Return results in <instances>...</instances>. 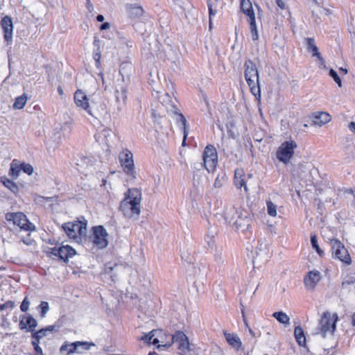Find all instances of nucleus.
I'll return each mask as SVG.
<instances>
[{
    "label": "nucleus",
    "instance_id": "864d4df0",
    "mask_svg": "<svg viewBox=\"0 0 355 355\" xmlns=\"http://www.w3.org/2000/svg\"><path fill=\"white\" fill-rule=\"evenodd\" d=\"M109 27H110V24L107 22H105L101 26L100 28H101V30H105V29L108 28Z\"/></svg>",
    "mask_w": 355,
    "mask_h": 355
},
{
    "label": "nucleus",
    "instance_id": "774afa93",
    "mask_svg": "<svg viewBox=\"0 0 355 355\" xmlns=\"http://www.w3.org/2000/svg\"><path fill=\"white\" fill-rule=\"evenodd\" d=\"M148 355H157L155 352H150Z\"/></svg>",
    "mask_w": 355,
    "mask_h": 355
},
{
    "label": "nucleus",
    "instance_id": "72a5a7b5",
    "mask_svg": "<svg viewBox=\"0 0 355 355\" xmlns=\"http://www.w3.org/2000/svg\"><path fill=\"white\" fill-rule=\"evenodd\" d=\"M27 96L25 94H23L17 98H16L15 103L13 104L14 109H21L24 107L27 101Z\"/></svg>",
    "mask_w": 355,
    "mask_h": 355
},
{
    "label": "nucleus",
    "instance_id": "7ed1b4c3",
    "mask_svg": "<svg viewBox=\"0 0 355 355\" xmlns=\"http://www.w3.org/2000/svg\"><path fill=\"white\" fill-rule=\"evenodd\" d=\"M245 78L252 93L256 96H260V85L258 70L254 63L250 60L245 61Z\"/></svg>",
    "mask_w": 355,
    "mask_h": 355
},
{
    "label": "nucleus",
    "instance_id": "49530a36",
    "mask_svg": "<svg viewBox=\"0 0 355 355\" xmlns=\"http://www.w3.org/2000/svg\"><path fill=\"white\" fill-rule=\"evenodd\" d=\"M215 260L218 264H223L225 262V258L221 254H216L215 255Z\"/></svg>",
    "mask_w": 355,
    "mask_h": 355
},
{
    "label": "nucleus",
    "instance_id": "ea45409f",
    "mask_svg": "<svg viewBox=\"0 0 355 355\" xmlns=\"http://www.w3.org/2000/svg\"><path fill=\"white\" fill-rule=\"evenodd\" d=\"M40 340L32 338L31 344L34 347L35 355H44L42 348L39 346Z\"/></svg>",
    "mask_w": 355,
    "mask_h": 355
},
{
    "label": "nucleus",
    "instance_id": "f8f14e48",
    "mask_svg": "<svg viewBox=\"0 0 355 355\" xmlns=\"http://www.w3.org/2000/svg\"><path fill=\"white\" fill-rule=\"evenodd\" d=\"M108 234L102 225L93 227V234L91 236L92 243L100 249L106 248L108 245Z\"/></svg>",
    "mask_w": 355,
    "mask_h": 355
},
{
    "label": "nucleus",
    "instance_id": "338daca9",
    "mask_svg": "<svg viewBox=\"0 0 355 355\" xmlns=\"http://www.w3.org/2000/svg\"><path fill=\"white\" fill-rule=\"evenodd\" d=\"M5 308H6V306L5 305V304H1V306H0V309L1 310H3Z\"/></svg>",
    "mask_w": 355,
    "mask_h": 355
},
{
    "label": "nucleus",
    "instance_id": "a878e982",
    "mask_svg": "<svg viewBox=\"0 0 355 355\" xmlns=\"http://www.w3.org/2000/svg\"><path fill=\"white\" fill-rule=\"evenodd\" d=\"M241 9L249 17L248 19H255L252 5L250 0H241Z\"/></svg>",
    "mask_w": 355,
    "mask_h": 355
},
{
    "label": "nucleus",
    "instance_id": "0eeeda50",
    "mask_svg": "<svg viewBox=\"0 0 355 355\" xmlns=\"http://www.w3.org/2000/svg\"><path fill=\"white\" fill-rule=\"evenodd\" d=\"M6 218L8 222H12L17 225L21 230L26 231H33L35 230V225L28 221L26 216L21 212L8 213L6 214Z\"/></svg>",
    "mask_w": 355,
    "mask_h": 355
},
{
    "label": "nucleus",
    "instance_id": "09e8293b",
    "mask_svg": "<svg viewBox=\"0 0 355 355\" xmlns=\"http://www.w3.org/2000/svg\"><path fill=\"white\" fill-rule=\"evenodd\" d=\"M276 3L281 10H284L286 8V4L282 0H277Z\"/></svg>",
    "mask_w": 355,
    "mask_h": 355
},
{
    "label": "nucleus",
    "instance_id": "f257e3e1",
    "mask_svg": "<svg viewBox=\"0 0 355 355\" xmlns=\"http://www.w3.org/2000/svg\"><path fill=\"white\" fill-rule=\"evenodd\" d=\"M141 193L137 189H129L121 202L120 210L128 218L138 216L141 211Z\"/></svg>",
    "mask_w": 355,
    "mask_h": 355
},
{
    "label": "nucleus",
    "instance_id": "e433bc0d",
    "mask_svg": "<svg viewBox=\"0 0 355 355\" xmlns=\"http://www.w3.org/2000/svg\"><path fill=\"white\" fill-rule=\"evenodd\" d=\"M267 205V213L270 216L275 217L277 216V206L270 200H268L266 202Z\"/></svg>",
    "mask_w": 355,
    "mask_h": 355
},
{
    "label": "nucleus",
    "instance_id": "58836bf2",
    "mask_svg": "<svg viewBox=\"0 0 355 355\" xmlns=\"http://www.w3.org/2000/svg\"><path fill=\"white\" fill-rule=\"evenodd\" d=\"M311 243L313 248L315 249L318 254L322 256L323 254V251L320 248L318 244L317 237L315 234L311 236Z\"/></svg>",
    "mask_w": 355,
    "mask_h": 355
},
{
    "label": "nucleus",
    "instance_id": "e2e57ef3",
    "mask_svg": "<svg viewBox=\"0 0 355 355\" xmlns=\"http://www.w3.org/2000/svg\"><path fill=\"white\" fill-rule=\"evenodd\" d=\"M58 92L59 94H60V95L63 94V90L61 87H58Z\"/></svg>",
    "mask_w": 355,
    "mask_h": 355
},
{
    "label": "nucleus",
    "instance_id": "4be33fe9",
    "mask_svg": "<svg viewBox=\"0 0 355 355\" xmlns=\"http://www.w3.org/2000/svg\"><path fill=\"white\" fill-rule=\"evenodd\" d=\"M209 16L211 19L222 9L223 3L218 0H207Z\"/></svg>",
    "mask_w": 355,
    "mask_h": 355
},
{
    "label": "nucleus",
    "instance_id": "4c0bfd02",
    "mask_svg": "<svg viewBox=\"0 0 355 355\" xmlns=\"http://www.w3.org/2000/svg\"><path fill=\"white\" fill-rule=\"evenodd\" d=\"M160 333L158 331L153 330L148 334V343H152L153 345H157L159 343V340L157 336V334Z\"/></svg>",
    "mask_w": 355,
    "mask_h": 355
},
{
    "label": "nucleus",
    "instance_id": "a19ab883",
    "mask_svg": "<svg viewBox=\"0 0 355 355\" xmlns=\"http://www.w3.org/2000/svg\"><path fill=\"white\" fill-rule=\"evenodd\" d=\"M39 309H40V315L42 318H44L46 316V313L49 310V303L47 302H42L39 306Z\"/></svg>",
    "mask_w": 355,
    "mask_h": 355
},
{
    "label": "nucleus",
    "instance_id": "dca6fc26",
    "mask_svg": "<svg viewBox=\"0 0 355 355\" xmlns=\"http://www.w3.org/2000/svg\"><path fill=\"white\" fill-rule=\"evenodd\" d=\"M320 279L321 274L319 271H310L304 279V286L308 290L313 291Z\"/></svg>",
    "mask_w": 355,
    "mask_h": 355
},
{
    "label": "nucleus",
    "instance_id": "6e6d98bb",
    "mask_svg": "<svg viewBox=\"0 0 355 355\" xmlns=\"http://www.w3.org/2000/svg\"><path fill=\"white\" fill-rule=\"evenodd\" d=\"M349 128L353 131V132H355V123L354 122H351L349 124Z\"/></svg>",
    "mask_w": 355,
    "mask_h": 355
},
{
    "label": "nucleus",
    "instance_id": "79ce46f5",
    "mask_svg": "<svg viewBox=\"0 0 355 355\" xmlns=\"http://www.w3.org/2000/svg\"><path fill=\"white\" fill-rule=\"evenodd\" d=\"M329 76L332 78H334V81L337 83V85L339 87H342L341 79L340 78L339 76L338 75V73L336 71H334L333 69H330Z\"/></svg>",
    "mask_w": 355,
    "mask_h": 355
},
{
    "label": "nucleus",
    "instance_id": "4d7b16f0",
    "mask_svg": "<svg viewBox=\"0 0 355 355\" xmlns=\"http://www.w3.org/2000/svg\"><path fill=\"white\" fill-rule=\"evenodd\" d=\"M140 340H144L145 343H148V334L142 336Z\"/></svg>",
    "mask_w": 355,
    "mask_h": 355
},
{
    "label": "nucleus",
    "instance_id": "39448f33",
    "mask_svg": "<svg viewBox=\"0 0 355 355\" xmlns=\"http://www.w3.org/2000/svg\"><path fill=\"white\" fill-rule=\"evenodd\" d=\"M297 148V143L292 139L283 142L277 148L276 157L277 159L285 164H288L294 155V151Z\"/></svg>",
    "mask_w": 355,
    "mask_h": 355
},
{
    "label": "nucleus",
    "instance_id": "423d86ee",
    "mask_svg": "<svg viewBox=\"0 0 355 355\" xmlns=\"http://www.w3.org/2000/svg\"><path fill=\"white\" fill-rule=\"evenodd\" d=\"M62 228L71 239L81 238L86 235L87 225L86 223L80 221H75L73 223H66L63 224Z\"/></svg>",
    "mask_w": 355,
    "mask_h": 355
},
{
    "label": "nucleus",
    "instance_id": "2f4dec72",
    "mask_svg": "<svg viewBox=\"0 0 355 355\" xmlns=\"http://www.w3.org/2000/svg\"><path fill=\"white\" fill-rule=\"evenodd\" d=\"M128 12H129V15L132 17L139 18L140 17H141L143 15L144 10H143L142 7H141V6H136V5H131L129 7Z\"/></svg>",
    "mask_w": 355,
    "mask_h": 355
},
{
    "label": "nucleus",
    "instance_id": "69168bd1",
    "mask_svg": "<svg viewBox=\"0 0 355 355\" xmlns=\"http://www.w3.org/2000/svg\"><path fill=\"white\" fill-rule=\"evenodd\" d=\"M320 62L321 66H322L324 69H326V64H325L324 60L323 59V62L320 61Z\"/></svg>",
    "mask_w": 355,
    "mask_h": 355
},
{
    "label": "nucleus",
    "instance_id": "9b49d317",
    "mask_svg": "<svg viewBox=\"0 0 355 355\" xmlns=\"http://www.w3.org/2000/svg\"><path fill=\"white\" fill-rule=\"evenodd\" d=\"M332 252L334 256L341 261L347 263H351V257L344 245L338 239H331L330 241Z\"/></svg>",
    "mask_w": 355,
    "mask_h": 355
},
{
    "label": "nucleus",
    "instance_id": "bb28decb",
    "mask_svg": "<svg viewBox=\"0 0 355 355\" xmlns=\"http://www.w3.org/2000/svg\"><path fill=\"white\" fill-rule=\"evenodd\" d=\"M225 338L227 343L232 347L239 349L241 346V341L239 337L234 334H225Z\"/></svg>",
    "mask_w": 355,
    "mask_h": 355
},
{
    "label": "nucleus",
    "instance_id": "4468645a",
    "mask_svg": "<svg viewBox=\"0 0 355 355\" xmlns=\"http://www.w3.org/2000/svg\"><path fill=\"white\" fill-rule=\"evenodd\" d=\"M50 254L58 257L60 259L67 262L69 257H73L76 254V251L71 246L62 245L60 248H51L48 252Z\"/></svg>",
    "mask_w": 355,
    "mask_h": 355
},
{
    "label": "nucleus",
    "instance_id": "393cba45",
    "mask_svg": "<svg viewBox=\"0 0 355 355\" xmlns=\"http://www.w3.org/2000/svg\"><path fill=\"white\" fill-rule=\"evenodd\" d=\"M239 213L234 207H231L225 209L224 211V219L227 223L233 224L234 221L239 216Z\"/></svg>",
    "mask_w": 355,
    "mask_h": 355
},
{
    "label": "nucleus",
    "instance_id": "13d9d810",
    "mask_svg": "<svg viewBox=\"0 0 355 355\" xmlns=\"http://www.w3.org/2000/svg\"><path fill=\"white\" fill-rule=\"evenodd\" d=\"M98 21H103L104 20V17L102 15H98L96 17Z\"/></svg>",
    "mask_w": 355,
    "mask_h": 355
},
{
    "label": "nucleus",
    "instance_id": "f3484780",
    "mask_svg": "<svg viewBox=\"0 0 355 355\" xmlns=\"http://www.w3.org/2000/svg\"><path fill=\"white\" fill-rule=\"evenodd\" d=\"M19 328L21 330L26 329L28 331L34 332L37 326V320L31 315H23L19 322Z\"/></svg>",
    "mask_w": 355,
    "mask_h": 355
},
{
    "label": "nucleus",
    "instance_id": "6ab92c4d",
    "mask_svg": "<svg viewBox=\"0 0 355 355\" xmlns=\"http://www.w3.org/2000/svg\"><path fill=\"white\" fill-rule=\"evenodd\" d=\"M331 119L330 114L325 112L315 113L311 120L312 125L322 126L329 123Z\"/></svg>",
    "mask_w": 355,
    "mask_h": 355
},
{
    "label": "nucleus",
    "instance_id": "a211bd4d",
    "mask_svg": "<svg viewBox=\"0 0 355 355\" xmlns=\"http://www.w3.org/2000/svg\"><path fill=\"white\" fill-rule=\"evenodd\" d=\"M1 25L4 33V39L7 42H11L12 38L13 25L11 18L6 16L2 18Z\"/></svg>",
    "mask_w": 355,
    "mask_h": 355
},
{
    "label": "nucleus",
    "instance_id": "0e129e2a",
    "mask_svg": "<svg viewBox=\"0 0 355 355\" xmlns=\"http://www.w3.org/2000/svg\"><path fill=\"white\" fill-rule=\"evenodd\" d=\"M99 40H97L96 38H95L94 41V46H98L99 44Z\"/></svg>",
    "mask_w": 355,
    "mask_h": 355
},
{
    "label": "nucleus",
    "instance_id": "052dcab7",
    "mask_svg": "<svg viewBox=\"0 0 355 355\" xmlns=\"http://www.w3.org/2000/svg\"><path fill=\"white\" fill-rule=\"evenodd\" d=\"M352 324L353 326H355V313L353 314L352 315Z\"/></svg>",
    "mask_w": 355,
    "mask_h": 355
},
{
    "label": "nucleus",
    "instance_id": "a18cd8bd",
    "mask_svg": "<svg viewBox=\"0 0 355 355\" xmlns=\"http://www.w3.org/2000/svg\"><path fill=\"white\" fill-rule=\"evenodd\" d=\"M324 12H325V10L319 6L317 7L316 10L313 11V16L315 17V21H317L318 18H320L318 15Z\"/></svg>",
    "mask_w": 355,
    "mask_h": 355
},
{
    "label": "nucleus",
    "instance_id": "7c9ffc66",
    "mask_svg": "<svg viewBox=\"0 0 355 355\" xmlns=\"http://www.w3.org/2000/svg\"><path fill=\"white\" fill-rule=\"evenodd\" d=\"M178 122L180 124V128L184 132V138L182 141V146H185V141L188 135V131L187 130V119L182 114H179L177 118Z\"/></svg>",
    "mask_w": 355,
    "mask_h": 355
},
{
    "label": "nucleus",
    "instance_id": "603ef678",
    "mask_svg": "<svg viewBox=\"0 0 355 355\" xmlns=\"http://www.w3.org/2000/svg\"><path fill=\"white\" fill-rule=\"evenodd\" d=\"M86 1H87L86 7L89 11L92 12L93 10L92 4L90 0H86Z\"/></svg>",
    "mask_w": 355,
    "mask_h": 355
},
{
    "label": "nucleus",
    "instance_id": "b1692460",
    "mask_svg": "<svg viewBox=\"0 0 355 355\" xmlns=\"http://www.w3.org/2000/svg\"><path fill=\"white\" fill-rule=\"evenodd\" d=\"M306 44L309 51L313 53V56L318 58L319 61L323 62V58L321 56L320 53L318 51V49L315 45V41L313 38H306Z\"/></svg>",
    "mask_w": 355,
    "mask_h": 355
},
{
    "label": "nucleus",
    "instance_id": "37998d69",
    "mask_svg": "<svg viewBox=\"0 0 355 355\" xmlns=\"http://www.w3.org/2000/svg\"><path fill=\"white\" fill-rule=\"evenodd\" d=\"M21 170L28 175H31L33 173V167L29 164H21Z\"/></svg>",
    "mask_w": 355,
    "mask_h": 355
},
{
    "label": "nucleus",
    "instance_id": "bf43d9fd",
    "mask_svg": "<svg viewBox=\"0 0 355 355\" xmlns=\"http://www.w3.org/2000/svg\"><path fill=\"white\" fill-rule=\"evenodd\" d=\"M103 135H104L105 137H107V136H109V135H110L111 131H110V130H104L103 131Z\"/></svg>",
    "mask_w": 355,
    "mask_h": 355
},
{
    "label": "nucleus",
    "instance_id": "20e7f679",
    "mask_svg": "<svg viewBox=\"0 0 355 355\" xmlns=\"http://www.w3.org/2000/svg\"><path fill=\"white\" fill-rule=\"evenodd\" d=\"M114 84L115 88L114 96L117 108L119 110H121L126 103L128 83L124 76L119 73L115 79Z\"/></svg>",
    "mask_w": 355,
    "mask_h": 355
},
{
    "label": "nucleus",
    "instance_id": "de8ad7c7",
    "mask_svg": "<svg viewBox=\"0 0 355 355\" xmlns=\"http://www.w3.org/2000/svg\"><path fill=\"white\" fill-rule=\"evenodd\" d=\"M223 178H220L218 176L216 178L214 182V187L216 188H220L223 186Z\"/></svg>",
    "mask_w": 355,
    "mask_h": 355
},
{
    "label": "nucleus",
    "instance_id": "2eb2a0df",
    "mask_svg": "<svg viewBox=\"0 0 355 355\" xmlns=\"http://www.w3.org/2000/svg\"><path fill=\"white\" fill-rule=\"evenodd\" d=\"M94 344L92 343H88V342H80L77 341L72 343H65L64 345H62L60 347V352H67L68 354L71 353H80L81 352L79 349V347H81L84 350H88L90 347V346H94Z\"/></svg>",
    "mask_w": 355,
    "mask_h": 355
},
{
    "label": "nucleus",
    "instance_id": "ddd939ff",
    "mask_svg": "<svg viewBox=\"0 0 355 355\" xmlns=\"http://www.w3.org/2000/svg\"><path fill=\"white\" fill-rule=\"evenodd\" d=\"M203 161L205 168L209 171H212L218 163V155L216 148L208 145L203 152Z\"/></svg>",
    "mask_w": 355,
    "mask_h": 355
},
{
    "label": "nucleus",
    "instance_id": "5701e85b",
    "mask_svg": "<svg viewBox=\"0 0 355 355\" xmlns=\"http://www.w3.org/2000/svg\"><path fill=\"white\" fill-rule=\"evenodd\" d=\"M55 326H48L37 331L33 332L32 338H35L40 341L42 338L49 336V334H52L55 331Z\"/></svg>",
    "mask_w": 355,
    "mask_h": 355
},
{
    "label": "nucleus",
    "instance_id": "c03bdc74",
    "mask_svg": "<svg viewBox=\"0 0 355 355\" xmlns=\"http://www.w3.org/2000/svg\"><path fill=\"white\" fill-rule=\"evenodd\" d=\"M30 302L27 297H26L20 306V309L23 312H26L28 310Z\"/></svg>",
    "mask_w": 355,
    "mask_h": 355
},
{
    "label": "nucleus",
    "instance_id": "c85d7f7f",
    "mask_svg": "<svg viewBox=\"0 0 355 355\" xmlns=\"http://www.w3.org/2000/svg\"><path fill=\"white\" fill-rule=\"evenodd\" d=\"M294 336L297 343L300 346H304L306 343V337L302 328L300 326L296 327L294 330Z\"/></svg>",
    "mask_w": 355,
    "mask_h": 355
},
{
    "label": "nucleus",
    "instance_id": "473e14b6",
    "mask_svg": "<svg viewBox=\"0 0 355 355\" xmlns=\"http://www.w3.org/2000/svg\"><path fill=\"white\" fill-rule=\"evenodd\" d=\"M308 167L307 165L303 163L299 164L297 166L294 167L293 169V175H296L297 177H303L304 173L307 171Z\"/></svg>",
    "mask_w": 355,
    "mask_h": 355
},
{
    "label": "nucleus",
    "instance_id": "c9c22d12",
    "mask_svg": "<svg viewBox=\"0 0 355 355\" xmlns=\"http://www.w3.org/2000/svg\"><path fill=\"white\" fill-rule=\"evenodd\" d=\"M250 26L251 35L253 40H257L259 38L258 31L257 29L255 19H248Z\"/></svg>",
    "mask_w": 355,
    "mask_h": 355
},
{
    "label": "nucleus",
    "instance_id": "aec40b11",
    "mask_svg": "<svg viewBox=\"0 0 355 355\" xmlns=\"http://www.w3.org/2000/svg\"><path fill=\"white\" fill-rule=\"evenodd\" d=\"M234 184L237 189L244 188V190L247 192L248 187L245 178V174L243 169L238 168L234 173Z\"/></svg>",
    "mask_w": 355,
    "mask_h": 355
},
{
    "label": "nucleus",
    "instance_id": "6e6552de",
    "mask_svg": "<svg viewBox=\"0 0 355 355\" xmlns=\"http://www.w3.org/2000/svg\"><path fill=\"white\" fill-rule=\"evenodd\" d=\"M73 98L78 107L85 110L88 114L93 115L92 110L93 106L92 104L94 103L95 98L94 95L87 97L81 89H78L74 94Z\"/></svg>",
    "mask_w": 355,
    "mask_h": 355
},
{
    "label": "nucleus",
    "instance_id": "cd10ccee",
    "mask_svg": "<svg viewBox=\"0 0 355 355\" xmlns=\"http://www.w3.org/2000/svg\"><path fill=\"white\" fill-rule=\"evenodd\" d=\"M272 317L275 318L279 323L288 326L290 324L289 316L283 311H277L272 313Z\"/></svg>",
    "mask_w": 355,
    "mask_h": 355
},
{
    "label": "nucleus",
    "instance_id": "680f3d73",
    "mask_svg": "<svg viewBox=\"0 0 355 355\" xmlns=\"http://www.w3.org/2000/svg\"><path fill=\"white\" fill-rule=\"evenodd\" d=\"M339 70L340 71H342L344 74H347V69H343V67L340 68Z\"/></svg>",
    "mask_w": 355,
    "mask_h": 355
},
{
    "label": "nucleus",
    "instance_id": "c756f323",
    "mask_svg": "<svg viewBox=\"0 0 355 355\" xmlns=\"http://www.w3.org/2000/svg\"><path fill=\"white\" fill-rule=\"evenodd\" d=\"M21 170V164L16 159H14L10 165L9 174L14 178H17Z\"/></svg>",
    "mask_w": 355,
    "mask_h": 355
},
{
    "label": "nucleus",
    "instance_id": "3c124183",
    "mask_svg": "<svg viewBox=\"0 0 355 355\" xmlns=\"http://www.w3.org/2000/svg\"><path fill=\"white\" fill-rule=\"evenodd\" d=\"M354 282H355V279H346L345 281H344L342 283V286H343V287H345L346 285H349V284H353Z\"/></svg>",
    "mask_w": 355,
    "mask_h": 355
},
{
    "label": "nucleus",
    "instance_id": "412c9836",
    "mask_svg": "<svg viewBox=\"0 0 355 355\" xmlns=\"http://www.w3.org/2000/svg\"><path fill=\"white\" fill-rule=\"evenodd\" d=\"M250 218L247 216H243L241 214L238 216L237 218L234 221V225L237 230L244 232L248 229Z\"/></svg>",
    "mask_w": 355,
    "mask_h": 355
},
{
    "label": "nucleus",
    "instance_id": "8fccbe9b",
    "mask_svg": "<svg viewBox=\"0 0 355 355\" xmlns=\"http://www.w3.org/2000/svg\"><path fill=\"white\" fill-rule=\"evenodd\" d=\"M94 59L95 60L96 64H100L101 54L99 52H96L94 54Z\"/></svg>",
    "mask_w": 355,
    "mask_h": 355
},
{
    "label": "nucleus",
    "instance_id": "1a4fd4ad",
    "mask_svg": "<svg viewBox=\"0 0 355 355\" xmlns=\"http://www.w3.org/2000/svg\"><path fill=\"white\" fill-rule=\"evenodd\" d=\"M172 343L178 344V349L182 352H186L189 350V339L186 334L180 331H177L175 334L171 336L170 342L162 345H158L157 348L168 347L171 345Z\"/></svg>",
    "mask_w": 355,
    "mask_h": 355
},
{
    "label": "nucleus",
    "instance_id": "5fc2aeb1",
    "mask_svg": "<svg viewBox=\"0 0 355 355\" xmlns=\"http://www.w3.org/2000/svg\"><path fill=\"white\" fill-rule=\"evenodd\" d=\"M6 308H12L14 306V302L12 301H8L5 303Z\"/></svg>",
    "mask_w": 355,
    "mask_h": 355
},
{
    "label": "nucleus",
    "instance_id": "9d476101",
    "mask_svg": "<svg viewBox=\"0 0 355 355\" xmlns=\"http://www.w3.org/2000/svg\"><path fill=\"white\" fill-rule=\"evenodd\" d=\"M119 158L125 173L135 178L136 173L132 153L127 149L123 150L119 153Z\"/></svg>",
    "mask_w": 355,
    "mask_h": 355
},
{
    "label": "nucleus",
    "instance_id": "f704fd0d",
    "mask_svg": "<svg viewBox=\"0 0 355 355\" xmlns=\"http://www.w3.org/2000/svg\"><path fill=\"white\" fill-rule=\"evenodd\" d=\"M1 182L5 187H6L8 189L15 193L19 191L17 185L14 182L7 178L2 179Z\"/></svg>",
    "mask_w": 355,
    "mask_h": 355
},
{
    "label": "nucleus",
    "instance_id": "f03ea898",
    "mask_svg": "<svg viewBox=\"0 0 355 355\" xmlns=\"http://www.w3.org/2000/svg\"><path fill=\"white\" fill-rule=\"evenodd\" d=\"M338 320V316L336 313L324 312L319 321L316 334L321 335L324 338H333Z\"/></svg>",
    "mask_w": 355,
    "mask_h": 355
}]
</instances>
